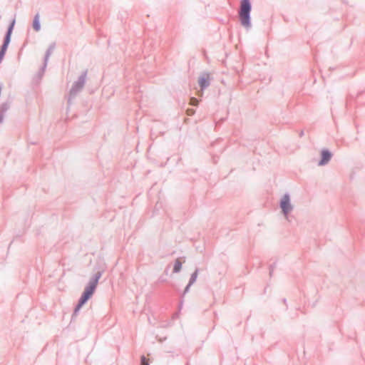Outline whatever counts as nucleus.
I'll return each instance as SVG.
<instances>
[{"label": "nucleus", "mask_w": 365, "mask_h": 365, "mask_svg": "<svg viewBox=\"0 0 365 365\" xmlns=\"http://www.w3.org/2000/svg\"><path fill=\"white\" fill-rule=\"evenodd\" d=\"M251 8L250 0H241L239 10V18L241 24L245 28H250L251 26L250 15Z\"/></svg>", "instance_id": "f257e3e1"}, {"label": "nucleus", "mask_w": 365, "mask_h": 365, "mask_svg": "<svg viewBox=\"0 0 365 365\" xmlns=\"http://www.w3.org/2000/svg\"><path fill=\"white\" fill-rule=\"evenodd\" d=\"M101 277L100 274H98L96 279L93 280H91L89 282V284L88 287H86L84 292L83 295L81 296L79 303L76 307V310H78L81 309V307L87 302V300L93 295L96 286L98 284V279Z\"/></svg>", "instance_id": "f03ea898"}, {"label": "nucleus", "mask_w": 365, "mask_h": 365, "mask_svg": "<svg viewBox=\"0 0 365 365\" xmlns=\"http://www.w3.org/2000/svg\"><path fill=\"white\" fill-rule=\"evenodd\" d=\"M332 156L333 154L327 148L322 149L320 153V160L318 162V165L324 166L327 165L330 161Z\"/></svg>", "instance_id": "7ed1b4c3"}, {"label": "nucleus", "mask_w": 365, "mask_h": 365, "mask_svg": "<svg viewBox=\"0 0 365 365\" xmlns=\"http://www.w3.org/2000/svg\"><path fill=\"white\" fill-rule=\"evenodd\" d=\"M210 79V75L207 73H204L199 78L198 83L201 88V91L197 92L199 96H202V90L209 86Z\"/></svg>", "instance_id": "20e7f679"}, {"label": "nucleus", "mask_w": 365, "mask_h": 365, "mask_svg": "<svg viewBox=\"0 0 365 365\" xmlns=\"http://www.w3.org/2000/svg\"><path fill=\"white\" fill-rule=\"evenodd\" d=\"M280 206L284 215H287L292 210V207L289 204V197L288 195H284L282 198Z\"/></svg>", "instance_id": "39448f33"}, {"label": "nucleus", "mask_w": 365, "mask_h": 365, "mask_svg": "<svg viewBox=\"0 0 365 365\" xmlns=\"http://www.w3.org/2000/svg\"><path fill=\"white\" fill-rule=\"evenodd\" d=\"M11 29H12V26L10 27V29L9 30V32L7 34L6 38L5 39V42H4V45L2 46V48H1V51L0 52V58H3V56L4 55V53H5V51L7 48L8 44H9V41H10V34H11Z\"/></svg>", "instance_id": "423d86ee"}, {"label": "nucleus", "mask_w": 365, "mask_h": 365, "mask_svg": "<svg viewBox=\"0 0 365 365\" xmlns=\"http://www.w3.org/2000/svg\"><path fill=\"white\" fill-rule=\"evenodd\" d=\"M183 262H184V261H182L181 259H180V258H178L175 260L174 267H173V272L175 273L180 272V270L181 269V267H182V264Z\"/></svg>", "instance_id": "0eeeda50"}, {"label": "nucleus", "mask_w": 365, "mask_h": 365, "mask_svg": "<svg viewBox=\"0 0 365 365\" xmlns=\"http://www.w3.org/2000/svg\"><path fill=\"white\" fill-rule=\"evenodd\" d=\"M33 26L36 31H38L40 30V24H39V19H38V15H36L34 19Z\"/></svg>", "instance_id": "6e6552de"}, {"label": "nucleus", "mask_w": 365, "mask_h": 365, "mask_svg": "<svg viewBox=\"0 0 365 365\" xmlns=\"http://www.w3.org/2000/svg\"><path fill=\"white\" fill-rule=\"evenodd\" d=\"M190 104L192 106H197L198 104V100L192 97L190 98Z\"/></svg>", "instance_id": "1a4fd4ad"}, {"label": "nucleus", "mask_w": 365, "mask_h": 365, "mask_svg": "<svg viewBox=\"0 0 365 365\" xmlns=\"http://www.w3.org/2000/svg\"><path fill=\"white\" fill-rule=\"evenodd\" d=\"M141 365H149L148 359L144 356L141 357Z\"/></svg>", "instance_id": "9d476101"}, {"label": "nucleus", "mask_w": 365, "mask_h": 365, "mask_svg": "<svg viewBox=\"0 0 365 365\" xmlns=\"http://www.w3.org/2000/svg\"><path fill=\"white\" fill-rule=\"evenodd\" d=\"M196 278H197V272H195L192 277H191V279H190V284H191L192 283H193L195 280H196Z\"/></svg>", "instance_id": "9b49d317"}, {"label": "nucleus", "mask_w": 365, "mask_h": 365, "mask_svg": "<svg viewBox=\"0 0 365 365\" xmlns=\"http://www.w3.org/2000/svg\"><path fill=\"white\" fill-rule=\"evenodd\" d=\"M187 115H192L194 113V110H192V109H188L187 110Z\"/></svg>", "instance_id": "f8f14e48"}, {"label": "nucleus", "mask_w": 365, "mask_h": 365, "mask_svg": "<svg viewBox=\"0 0 365 365\" xmlns=\"http://www.w3.org/2000/svg\"><path fill=\"white\" fill-rule=\"evenodd\" d=\"M299 137H302L304 135V130H301L299 133Z\"/></svg>", "instance_id": "ddd939ff"}]
</instances>
